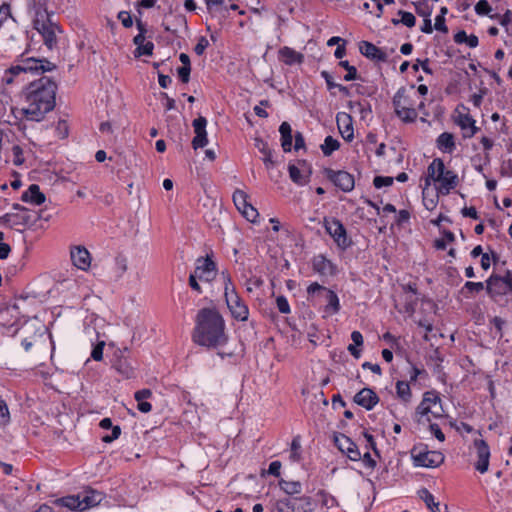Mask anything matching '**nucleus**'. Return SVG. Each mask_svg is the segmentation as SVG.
<instances>
[{
    "instance_id": "6ab92c4d",
    "label": "nucleus",
    "mask_w": 512,
    "mask_h": 512,
    "mask_svg": "<svg viewBox=\"0 0 512 512\" xmlns=\"http://www.w3.org/2000/svg\"><path fill=\"white\" fill-rule=\"evenodd\" d=\"M192 126L194 128L195 136L192 140L193 149L197 150L199 148H203L208 144L206 126L207 120L203 116H199L194 119L192 122Z\"/></svg>"
},
{
    "instance_id": "39448f33",
    "label": "nucleus",
    "mask_w": 512,
    "mask_h": 512,
    "mask_svg": "<svg viewBox=\"0 0 512 512\" xmlns=\"http://www.w3.org/2000/svg\"><path fill=\"white\" fill-rule=\"evenodd\" d=\"M441 399L434 391H428L423 394L422 401L416 408L415 421L418 424L426 425L431 422V417L437 418L442 415Z\"/></svg>"
},
{
    "instance_id": "0e129e2a",
    "label": "nucleus",
    "mask_w": 512,
    "mask_h": 512,
    "mask_svg": "<svg viewBox=\"0 0 512 512\" xmlns=\"http://www.w3.org/2000/svg\"><path fill=\"white\" fill-rule=\"evenodd\" d=\"M429 428L431 433L438 439L439 441L443 442L445 440V435L441 431L438 424L435 423H429Z\"/></svg>"
},
{
    "instance_id": "c03bdc74",
    "label": "nucleus",
    "mask_w": 512,
    "mask_h": 512,
    "mask_svg": "<svg viewBox=\"0 0 512 512\" xmlns=\"http://www.w3.org/2000/svg\"><path fill=\"white\" fill-rule=\"evenodd\" d=\"M136 26H137V29L139 30V33L134 37L133 39V43L139 47L141 46L142 44H144V41H145V33H146V24L143 23L140 19H137L136 20Z\"/></svg>"
},
{
    "instance_id": "603ef678",
    "label": "nucleus",
    "mask_w": 512,
    "mask_h": 512,
    "mask_svg": "<svg viewBox=\"0 0 512 512\" xmlns=\"http://www.w3.org/2000/svg\"><path fill=\"white\" fill-rule=\"evenodd\" d=\"M10 414L6 402L0 397V424H6L9 421Z\"/></svg>"
},
{
    "instance_id": "4468645a",
    "label": "nucleus",
    "mask_w": 512,
    "mask_h": 512,
    "mask_svg": "<svg viewBox=\"0 0 512 512\" xmlns=\"http://www.w3.org/2000/svg\"><path fill=\"white\" fill-rule=\"evenodd\" d=\"M193 273L198 276L199 280L211 282L216 277L217 265L209 255L206 257H199L196 260V266Z\"/></svg>"
},
{
    "instance_id": "b1692460",
    "label": "nucleus",
    "mask_w": 512,
    "mask_h": 512,
    "mask_svg": "<svg viewBox=\"0 0 512 512\" xmlns=\"http://www.w3.org/2000/svg\"><path fill=\"white\" fill-rule=\"evenodd\" d=\"M337 126L339 132L344 140L352 141L353 135V125H352V117L345 112H339L336 116Z\"/></svg>"
},
{
    "instance_id": "a19ab883",
    "label": "nucleus",
    "mask_w": 512,
    "mask_h": 512,
    "mask_svg": "<svg viewBox=\"0 0 512 512\" xmlns=\"http://www.w3.org/2000/svg\"><path fill=\"white\" fill-rule=\"evenodd\" d=\"M397 395L405 402L411 398V389L409 383L406 381H397L396 383Z\"/></svg>"
},
{
    "instance_id": "3c124183",
    "label": "nucleus",
    "mask_w": 512,
    "mask_h": 512,
    "mask_svg": "<svg viewBox=\"0 0 512 512\" xmlns=\"http://www.w3.org/2000/svg\"><path fill=\"white\" fill-rule=\"evenodd\" d=\"M490 18L499 19L500 25L507 28L512 20V11L507 10L502 16L499 14H494L491 15Z\"/></svg>"
},
{
    "instance_id": "a18cd8bd",
    "label": "nucleus",
    "mask_w": 512,
    "mask_h": 512,
    "mask_svg": "<svg viewBox=\"0 0 512 512\" xmlns=\"http://www.w3.org/2000/svg\"><path fill=\"white\" fill-rule=\"evenodd\" d=\"M398 15L401 16V23L409 28L415 26V23H416V18L415 16L410 13V12H406V11H403V10H399L398 11Z\"/></svg>"
},
{
    "instance_id": "a211bd4d",
    "label": "nucleus",
    "mask_w": 512,
    "mask_h": 512,
    "mask_svg": "<svg viewBox=\"0 0 512 512\" xmlns=\"http://www.w3.org/2000/svg\"><path fill=\"white\" fill-rule=\"evenodd\" d=\"M474 447L478 458L475 463V469L483 474L487 472L489 467L490 449L483 439H476L474 441Z\"/></svg>"
},
{
    "instance_id": "e2e57ef3",
    "label": "nucleus",
    "mask_w": 512,
    "mask_h": 512,
    "mask_svg": "<svg viewBox=\"0 0 512 512\" xmlns=\"http://www.w3.org/2000/svg\"><path fill=\"white\" fill-rule=\"evenodd\" d=\"M9 17L12 18L10 5L8 3H3L0 6V27L2 26L3 22Z\"/></svg>"
},
{
    "instance_id": "2eb2a0df",
    "label": "nucleus",
    "mask_w": 512,
    "mask_h": 512,
    "mask_svg": "<svg viewBox=\"0 0 512 512\" xmlns=\"http://www.w3.org/2000/svg\"><path fill=\"white\" fill-rule=\"evenodd\" d=\"M34 28L41 34L44 44L48 49H53L57 43L56 31L59 27L53 24L51 21H39L36 20Z\"/></svg>"
},
{
    "instance_id": "72a5a7b5",
    "label": "nucleus",
    "mask_w": 512,
    "mask_h": 512,
    "mask_svg": "<svg viewBox=\"0 0 512 512\" xmlns=\"http://www.w3.org/2000/svg\"><path fill=\"white\" fill-rule=\"evenodd\" d=\"M279 486L288 495L300 494L302 491V485L299 481H286L281 479Z\"/></svg>"
},
{
    "instance_id": "f257e3e1",
    "label": "nucleus",
    "mask_w": 512,
    "mask_h": 512,
    "mask_svg": "<svg viewBox=\"0 0 512 512\" xmlns=\"http://www.w3.org/2000/svg\"><path fill=\"white\" fill-rule=\"evenodd\" d=\"M192 339L194 343L209 349L226 345L228 335L225 332V321L222 315L216 309L202 308L199 310Z\"/></svg>"
},
{
    "instance_id": "dca6fc26",
    "label": "nucleus",
    "mask_w": 512,
    "mask_h": 512,
    "mask_svg": "<svg viewBox=\"0 0 512 512\" xmlns=\"http://www.w3.org/2000/svg\"><path fill=\"white\" fill-rule=\"evenodd\" d=\"M334 443L351 461H359L361 459V452L358 446L346 435L342 433L336 434L334 436Z\"/></svg>"
},
{
    "instance_id": "5fc2aeb1",
    "label": "nucleus",
    "mask_w": 512,
    "mask_h": 512,
    "mask_svg": "<svg viewBox=\"0 0 512 512\" xmlns=\"http://www.w3.org/2000/svg\"><path fill=\"white\" fill-rule=\"evenodd\" d=\"M12 153L14 156L13 163L16 166H19L23 164L24 158H23V150L19 145H14L12 147Z\"/></svg>"
},
{
    "instance_id": "6e6d98bb",
    "label": "nucleus",
    "mask_w": 512,
    "mask_h": 512,
    "mask_svg": "<svg viewBox=\"0 0 512 512\" xmlns=\"http://www.w3.org/2000/svg\"><path fill=\"white\" fill-rule=\"evenodd\" d=\"M209 46V42L207 40L206 37L204 36H201L199 39H198V42L197 44L195 45L194 47V52L198 55V56H201L206 48Z\"/></svg>"
},
{
    "instance_id": "cd10ccee",
    "label": "nucleus",
    "mask_w": 512,
    "mask_h": 512,
    "mask_svg": "<svg viewBox=\"0 0 512 512\" xmlns=\"http://www.w3.org/2000/svg\"><path fill=\"white\" fill-rule=\"evenodd\" d=\"M313 269L317 273L321 275H334L336 273V268L334 264L325 258L323 255H317L313 258Z\"/></svg>"
},
{
    "instance_id": "2f4dec72",
    "label": "nucleus",
    "mask_w": 512,
    "mask_h": 512,
    "mask_svg": "<svg viewBox=\"0 0 512 512\" xmlns=\"http://www.w3.org/2000/svg\"><path fill=\"white\" fill-rule=\"evenodd\" d=\"M54 504L58 507H66L70 510H76L80 512L81 502L78 495H71L56 499Z\"/></svg>"
},
{
    "instance_id": "13d9d810",
    "label": "nucleus",
    "mask_w": 512,
    "mask_h": 512,
    "mask_svg": "<svg viewBox=\"0 0 512 512\" xmlns=\"http://www.w3.org/2000/svg\"><path fill=\"white\" fill-rule=\"evenodd\" d=\"M111 428H112V433L110 435H105L102 437V441L105 443H111L112 441L118 439L121 434L120 426L116 425V426H112Z\"/></svg>"
},
{
    "instance_id": "c85d7f7f",
    "label": "nucleus",
    "mask_w": 512,
    "mask_h": 512,
    "mask_svg": "<svg viewBox=\"0 0 512 512\" xmlns=\"http://www.w3.org/2000/svg\"><path fill=\"white\" fill-rule=\"evenodd\" d=\"M279 59L286 65L301 64L304 61V55L290 47H282L279 52Z\"/></svg>"
},
{
    "instance_id": "864d4df0",
    "label": "nucleus",
    "mask_w": 512,
    "mask_h": 512,
    "mask_svg": "<svg viewBox=\"0 0 512 512\" xmlns=\"http://www.w3.org/2000/svg\"><path fill=\"white\" fill-rule=\"evenodd\" d=\"M276 304H277V308L279 310V312L283 313V314H288L290 313V306H289V303L286 299V297L284 296H278L276 298Z\"/></svg>"
},
{
    "instance_id": "69168bd1",
    "label": "nucleus",
    "mask_w": 512,
    "mask_h": 512,
    "mask_svg": "<svg viewBox=\"0 0 512 512\" xmlns=\"http://www.w3.org/2000/svg\"><path fill=\"white\" fill-rule=\"evenodd\" d=\"M434 28L437 31H440V32H443V33H447L448 32V28H447V26L445 24V18H443L442 15H437L436 16Z\"/></svg>"
},
{
    "instance_id": "4be33fe9",
    "label": "nucleus",
    "mask_w": 512,
    "mask_h": 512,
    "mask_svg": "<svg viewBox=\"0 0 512 512\" xmlns=\"http://www.w3.org/2000/svg\"><path fill=\"white\" fill-rule=\"evenodd\" d=\"M359 50L363 56H365L366 58H368L372 61H377V62H386L387 61V54L371 42L361 41L359 44Z\"/></svg>"
},
{
    "instance_id": "0eeeda50",
    "label": "nucleus",
    "mask_w": 512,
    "mask_h": 512,
    "mask_svg": "<svg viewBox=\"0 0 512 512\" xmlns=\"http://www.w3.org/2000/svg\"><path fill=\"white\" fill-rule=\"evenodd\" d=\"M222 275L225 283L224 296L232 317L238 321H246L249 316V309L247 305L236 293L235 288L231 283L230 276L228 274L225 275L224 272Z\"/></svg>"
},
{
    "instance_id": "ddd939ff",
    "label": "nucleus",
    "mask_w": 512,
    "mask_h": 512,
    "mask_svg": "<svg viewBox=\"0 0 512 512\" xmlns=\"http://www.w3.org/2000/svg\"><path fill=\"white\" fill-rule=\"evenodd\" d=\"M326 177L333 182V184L338 187L343 192H350L354 189L355 180L354 176L347 171L338 170L335 171L331 168L325 169Z\"/></svg>"
},
{
    "instance_id": "680f3d73",
    "label": "nucleus",
    "mask_w": 512,
    "mask_h": 512,
    "mask_svg": "<svg viewBox=\"0 0 512 512\" xmlns=\"http://www.w3.org/2000/svg\"><path fill=\"white\" fill-rule=\"evenodd\" d=\"M178 76L183 83H188L190 80L191 67H179L177 69Z\"/></svg>"
},
{
    "instance_id": "1a4fd4ad",
    "label": "nucleus",
    "mask_w": 512,
    "mask_h": 512,
    "mask_svg": "<svg viewBox=\"0 0 512 512\" xmlns=\"http://www.w3.org/2000/svg\"><path fill=\"white\" fill-rule=\"evenodd\" d=\"M402 100L408 102V96L404 87L399 88L393 97L392 104L395 114L405 123L416 121L418 117L417 109L414 106L402 105Z\"/></svg>"
},
{
    "instance_id": "423d86ee",
    "label": "nucleus",
    "mask_w": 512,
    "mask_h": 512,
    "mask_svg": "<svg viewBox=\"0 0 512 512\" xmlns=\"http://www.w3.org/2000/svg\"><path fill=\"white\" fill-rule=\"evenodd\" d=\"M308 301L314 302L317 299H323L326 304L324 312L328 315L336 314L340 311V302L337 294L317 282L310 284L307 288Z\"/></svg>"
},
{
    "instance_id": "aec40b11",
    "label": "nucleus",
    "mask_w": 512,
    "mask_h": 512,
    "mask_svg": "<svg viewBox=\"0 0 512 512\" xmlns=\"http://www.w3.org/2000/svg\"><path fill=\"white\" fill-rule=\"evenodd\" d=\"M354 402L366 410H372L379 402V397L372 389L366 387L354 396Z\"/></svg>"
},
{
    "instance_id": "393cba45",
    "label": "nucleus",
    "mask_w": 512,
    "mask_h": 512,
    "mask_svg": "<svg viewBox=\"0 0 512 512\" xmlns=\"http://www.w3.org/2000/svg\"><path fill=\"white\" fill-rule=\"evenodd\" d=\"M455 122L463 130V137L465 138L473 137L478 131L475 120L468 113H459Z\"/></svg>"
},
{
    "instance_id": "bf43d9fd",
    "label": "nucleus",
    "mask_w": 512,
    "mask_h": 512,
    "mask_svg": "<svg viewBox=\"0 0 512 512\" xmlns=\"http://www.w3.org/2000/svg\"><path fill=\"white\" fill-rule=\"evenodd\" d=\"M104 346H105V342L104 341H101L99 342L92 350L91 352V357L95 360V361H100L102 360L103 358V349H104Z\"/></svg>"
},
{
    "instance_id": "49530a36",
    "label": "nucleus",
    "mask_w": 512,
    "mask_h": 512,
    "mask_svg": "<svg viewBox=\"0 0 512 512\" xmlns=\"http://www.w3.org/2000/svg\"><path fill=\"white\" fill-rule=\"evenodd\" d=\"M154 44L150 41L142 44L141 46L135 49L134 55L135 57H139L142 55L150 56L153 53Z\"/></svg>"
},
{
    "instance_id": "e433bc0d",
    "label": "nucleus",
    "mask_w": 512,
    "mask_h": 512,
    "mask_svg": "<svg viewBox=\"0 0 512 512\" xmlns=\"http://www.w3.org/2000/svg\"><path fill=\"white\" fill-rule=\"evenodd\" d=\"M437 145L440 149L451 152L455 147L454 137L451 133L444 132L437 138Z\"/></svg>"
},
{
    "instance_id": "9b49d317",
    "label": "nucleus",
    "mask_w": 512,
    "mask_h": 512,
    "mask_svg": "<svg viewBox=\"0 0 512 512\" xmlns=\"http://www.w3.org/2000/svg\"><path fill=\"white\" fill-rule=\"evenodd\" d=\"M277 512H308L311 510L309 497H285L276 503Z\"/></svg>"
},
{
    "instance_id": "c9c22d12",
    "label": "nucleus",
    "mask_w": 512,
    "mask_h": 512,
    "mask_svg": "<svg viewBox=\"0 0 512 512\" xmlns=\"http://www.w3.org/2000/svg\"><path fill=\"white\" fill-rule=\"evenodd\" d=\"M114 273L117 278H121L128 269V259L123 254H118L114 259Z\"/></svg>"
},
{
    "instance_id": "de8ad7c7",
    "label": "nucleus",
    "mask_w": 512,
    "mask_h": 512,
    "mask_svg": "<svg viewBox=\"0 0 512 512\" xmlns=\"http://www.w3.org/2000/svg\"><path fill=\"white\" fill-rule=\"evenodd\" d=\"M248 221L255 222L256 218L259 216V213L256 208H254L250 203L245 207V210L240 212Z\"/></svg>"
},
{
    "instance_id": "37998d69",
    "label": "nucleus",
    "mask_w": 512,
    "mask_h": 512,
    "mask_svg": "<svg viewBox=\"0 0 512 512\" xmlns=\"http://www.w3.org/2000/svg\"><path fill=\"white\" fill-rule=\"evenodd\" d=\"M339 66L346 70V75L344 76L345 81H352L358 78V73L356 67L349 64L347 60H342L339 62Z\"/></svg>"
},
{
    "instance_id": "f03ea898",
    "label": "nucleus",
    "mask_w": 512,
    "mask_h": 512,
    "mask_svg": "<svg viewBox=\"0 0 512 512\" xmlns=\"http://www.w3.org/2000/svg\"><path fill=\"white\" fill-rule=\"evenodd\" d=\"M56 83L49 77H41L31 82L25 92L27 106L22 109L27 120L41 121L52 111L56 101Z\"/></svg>"
},
{
    "instance_id": "09e8293b",
    "label": "nucleus",
    "mask_w": 512,
    "mask_h": 512,
    "mask_svg": "<svg viewBox=\"0 0 512 512\" xmlns=\"http://www.w3.org/2000/svg\"><path fill=\"white\" fill-rule=\"evenodd\" d=\"M393 182L394 178L389 176H376L373 180L374 186L378 189L384 186H391Z\"/></svg>"
},
{
    "instance_id": "774afa93",
    "label": "nucleus",
    "mask_w": 512,
    "mask_h": 512,
    "mask_svg": "<svg viewBox=\"0 0 512 512\" xmlns=\"http://www.w3.org/2000/svg\"><path fill=\"white\" fill-rule=\"evenodd\" d=\"M367 468L374 469L376 467V461L371 457L369 452L361 454V459Z\"/></svg>"
},
{
    "instance_id": "a878e982",
    "label": "nucleus",
    "mask_w": 512,
    "mask_h": 512,
    "mask_svg": "<svg viewBox=\"0 0 512 512\" xmlns=\"http://www.w3.org/2000/svg\"><path fill=\"white\" fill-rule=\"evenodd\" d=\"M21 200L34 205H41L45 202L46 197L40 191V187L37 184H31L28 189L23 192Z\"/></svg>"
},
{
    "instance_id": "7ed1b4c3",
    "label": "nucleus",
    "mask_w": 512,
    "mask_h": 512,
    "mask_svg": "<svg viewBox=\"0 0 512 512\" xmlns=\"http://www.w3.org/2000/svg\"><path fill=\"white\" fill-rule=\"evenodd\" d=\"M426 186L430 185V180L439 183L438 192L442 195H448L451 190L456 188L459 183L458 175L445 168L444 162L440 158H435L427 169Z\"/></svg>"
},
{
    "instance_id": "8fccbe9b",
    "label": "nucleus",
    "mask_w": 512,
    "mask_h": 512,
    "mask_svg": "<svg viewBox=\"0 0 512 512\" xmlns=\"http://www.w3.org/2000/svg\"><path fill=\"white\" fill-rule=\"evenodd\" d=\"M491 10V6L487 0H480L475 5V12L478 15H488Z\"/></svg>"
},
{
    "instance_id": "473e14b6",
    "label": "nucleus",
    "mask_w": 512,
    "mask_h": 512,
    "mask_svg": "<svg viewBox=\"0 0 512 512\" xmlns=\"http://www.w3.org/2000/svg\"><path fill=\"white\" fill-rule=\"evenodd\" d=\"M113 367L117 370L125 378H131L134 375V370L130 363L123 357V355L118 356L115 362L113 363Z\"/></svg>"
},
{
    "instance_id": "338daca9",
    "label": "nucleus",
    "mask_w": 512,
    "mask_h": 512,
    "mask_svg": "<svg viewBox=\"0 0 512 512\" xmlns=\"http://www.w3.org/2000/svg\"><path fill=\"white\" fill-rule=\"evenodd\" d=\"M281 466H282V464L280 461H278V460L272 461L269 465V469H268L267 473L270 475H273L275 477H279Z\"/></svg>"
},
{
    "instance_id": "20e7f679",
    "label": "nucleus",
    "mask_w": 512,
    "mask_h": 512,
    "mask_svg": "<svg viewBox=\"0 0 512 512\" xmlns=\"http://www.w3.org/2000/svg\"><path fill=\"white\" fill-rule=\"evenodd\" d=\"M54 69H56V65L45 58H23L20 60V64L12 66L6 71V74L3 77V82L6 84H11L13 82V77L19 75L22 72L43 74L44 72H50Z\"/></svg>"
},
{
    "instance_id": "412c9836",
    "label": "nucleus",
    "mask_w": 512,
    "mask_h": 512,
    "mask_svg": "<svg viewBox=\"0 0 512 512\" xmlns=\"http://www.w3.org/2000/svg\"><path fill=\"white\" fill-rule=\"evenodd\" d=\"M71 260L74 266L81 270H87L91 264L89 251L83 246H76L71 250Z\"/></svg>"
},
{
    "instance_id": "4c0bfd02",
    "label": "nucleus",
    "mask_w": 512,
    "mask_h": 512,
    "mask_svg": "<svg viewBox=\"0 0 512 512\" xmlns=\"http://www.w3.org/2000/svg\"><path fill=\"white\" fill-rule=\"evenodd\" d=\"M340 143L332 136H327L324 143L321 145V150L325 156H330L334 151L338 150Z\"/></svg>"
},
{
    "instance_id": "ea45409f",
    "label": "nucleus",
    "mask_w": 512,
    "mask_h": 512,
    "mask_svg": "<svg viewBox=\"0 0 512 512\" xmlns=\"http://www.w3.org/2000/svg\"><path fill=\"white\" fill-rule=\"evenodd\" d=\"M439 194L440 193L437 190L436 193L434 195H432V197H429L428 196V186L425 185V188L422 191V195H423V204L427 210L432 211L436 208L437 203H438Z\"/></svg>"
},
{
    "instance_id": "7c9ffc66",
    "label": "nucleus",
    "mask_w": 512,
    "mask_h": 512,
    "mask_svg": "<svg viewBox=\"0 0 512 512\" xmlns=\"http://www.w3.org/2000/svg\"><path fill=\"white\" fill-rule=\"evenodd\" d=\"M279 132L281 134V146L284 152H290L292 149V128L288 122H282L279 127Z\"/></svg>"
},
{
    "instance_id": "79ce46f5",
    "label": "nucleus",
    "mask_w": 512,
    "mask_h": 512,
    "mask_svg": "<svg viewBox=\"0 0 512 512\" xmlns=\"http://www.w3.org/2000/svg\"><path fill=\"white\" fill-rule=\"evenodd\" d=\"M415 11L418 15L427 18L430 17L432 13V7L428 4L426 0H420L414 3Z\"/></svg>"
},
{
    "instance_id": "052dcab7",
    "label": "nucleus",
    "mask_w": 512,
    "mask_h": 512,
    "mask_svg": "<svg viewBox=\"0 0 512 512\" xmlns=\"http://www.w3.org/2000/svg\"><path fill=\"white\" fill-rule=\"evenodd\" d=\"M58 137L64 139L68 136V125L65 120H60L56 127Z\"/></svg>"
},
{
    "instance_id": "f704fd0d",
    "label": "nucleus",
    "mask_w": 512,
    "mask_h": 512,
    "mask_svg": "<svg viewBox=\"0 0 512 512\" xmlns=\"http://www.w3.org/2000/svg\"><path fill=\"white\" fill-rule=\"evenodd\" d=\"M418 493L420 498L432 512H441L440 504L434 501V496L426 488H422Z\"/></svg>"
},
{
    "instance_id": "9d476101",
    "label": "nucleus",
    "mask_w": 512,
    "mask_h": 512,
    "mask_svg": "<svg viewBox=\"0 0 512 512\" xmlns=\"http://www.w3.org/2000/svg\"><path fill=\"white\" fill-rule=\"evenodd\" d=\"M324 226L326 232L342 250L347 249L352 244L351 240L347 236L346 229L340 220L336 218H325Z\"/></svg>"
},
{
    "instance_id": "58836bf2",
    "label": "nucleus",
    "mask_w": 512,
    "mask_h": 512,
    "mask_svg": "<svg viewBox=\"0 0 512 512\" xmlns=\"http://www.w3.org/2000/svg\"><path fill=\"white\" fill-rule=\"evenodd\" d=\"M233 202L238 209L239 212L245 210V207L248 205V195L243 190L237 189L233 193Z\"/></svg>"
},
{
    "instance_id": "4d7b16f0",
    "label": "nucleus",
    "mask_w": 512,
    "mask_h": 512,
    "mask_svg": "<svg viewBox=\"0 0 512 512\" xmlns=\"http://www.w3.org/2000/svg\"><path fill=\"white\" fill-rule=\"evenodd\" d=\"M118 19L121 21L122 25L126 28H130L133 25L132 16L127 11H120L118 13Z\"/></svg>"
},
{
    "instance_id": "f3484780",
    "label": "nucleus",
    "mask_w": 512,
    "mask_h": 512,
    "mask_svg": "<svg viewBox=\"0 0 512 512\" xmlns=\"http://www.w3.org/2000/svg\"><path fill=\"white\" fill-rule=\"evenodd\" d=\"M298 166L290 163L288 165V172L290 179L299 186H304L310 181L311 169L305 160L298 161Z\"/></svg>"
},
{
    "instance_id": "f8f14e48",
    "label": "nucleus",
    "mask_w": 512,
    "mask_h": 512,
    "mask_svg": "<svg viewBox=\"0 0 512 512\" xmlns=\"http://www.w3.org/2000/svg\"><path fill=\"white\" fill-rule=\"evenodd\" d=\"M412 457L416 466L435 468L440 466L445 459L439 451H418L417 447L412 449Z\"/></svg>"
},
{
    "instance_id": "c756f323",
    "label": "nucleus",
    "mask_w": 512,
    "mask_h": 512,
    "mask_svg": "<svg viewBox=\"0 0 512 512\" xmlns=\"http://www.w3.org/2000/svg\"><path fill=\"white\" fill-rule=\"evenodd\" d=\"M254 145L259 150V152L263 154V162L265 167L267 169L272 168L275 162L272 159V150L269 148L267 142L261 138H255Z\"/></svg>"
},
{
    "instance_id": "bb28decb",
    "label": "nucleus",
    "mask_w": 512,
    "mask_h": 512,
    "mask_svg": "<svg viewBox=\"0 0 512 512\" xmlns=\"http://www.w3.org/2000/svg\"><path fill=\"white\" fill-rule=\"evenodd\" d=\"M486 284L487 293L491 297L502 296L509 292L506 286L503 285L502 278L499 275H491Z\"/></svg>"
},
{
    "instance_id": "6e6552de",
    "label": "nucleus",
    "mask_w": 512,
    "mask_h": 512,
    "mask_svg": "<svg viewBox=\"0 0 512 512\" xmlns=\"http://www.w3.org/2000/svg\"><path fill=\"white\" fill-rule=\"evenodd\" d=\"M40 218H42L41 213H31L27 208L21 207L20 213H7L0 217V221L12 229L21 230L34 225Z\"/></svg>"
},
{
    "instance_id": "5701e85b",
    "label": "nucleus",
    "mask_w": 512,
    "mask_h": 512,
    "mask_svg": "<svg viewBox=\"0 0 512 512\" xmlns=\"http://www.w3.org/2000/svg\"><path fill=\"white\" fill-rule=\"evenodd\" d=\"M79 498L81 502L80 512H83L87 509L99 505L103 500L104 496L101 492L92 489H87L82 493H79Z\"/></svg>"
}]
</instances>
